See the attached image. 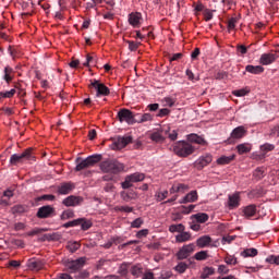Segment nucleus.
<instances>
[{
    "label": "nucleus",
    "mask_w": 279,
    "mask_h": 279,
    "mask_svg": "<svg viewBox=\"0 0 279 279\" xmlns=\"http://www.w3.org/2000/svg\"><path fill=\"white\" fill-rule=\"evenodd\" d=\"M75 162H76V167L74 170L84 171L86 169H90V167H95L97 162H101V155H92L85 159H82V157H78L76 158Z\"/></svg>",
    "instance_id": "f257e3e1"
},
{
    "label": "nucleus",
    "mask_w": 279,
    "mask_h": 279,
    "mask_svg": "<svg viewBox=\"0 0 279 279\" xmlns=\"http://www.w3.org/2000/svg\"><path fill=\"white\" fill-rule=\"evenodd\" d=\"M173 151L180 158H186L195 153V146L186 141H180L174 144Z\"/></svg>",
    "instance_id": "f03ea898"
},
{
    "label": "nucleus",
    "mask_w": 279,
    "mask_h": 279,
    "mask_svg": "<svg viewBox=\"0 0 279 279\" xmlns=\"http://www.w3.org/2000/svg\"><path fill=\"white\" fill-rule=\"evenodd\" d=\"M100 170L104 173H121V171H123V163L117 160L108 159L100 163Z\"/></svg>",
    "instance_id": "7ed1b4c3"
},
{
    "label": "nucleus",
    "mask_w": 279,
    "mask_h": 279,
    "mask_svg": "<svg viewBox=\"0 0 279 279\" xmlns=\"http://www.w3.org/2000/svg\"><path fill=\"white\" fill-rule=\"evenodd\" d=\"M25 160H34V148H27L22 154H14L10 158V163L16 166Z\"/></svg>",
    "instance_id": "20e7f679"
},
{
    "label": "nucleus",
    "mask_w": 279,
    "mask_h": 279,
    "mask_svg": "<svg viewBox=\"0 0 279 279\" xmlns=\"http://www.w3.org/2000/svg\"><path fill=\"white\" fill-rule=\"evenodd\" d=\"M118 120L120 123H128V125H134L136 123V117L138 113L132 112L130 109H120L118 112Z\"/></svg>",
    "instance_id": "39448f33"
},
{
    "label": "nucleus",
    "mask_w": 279,
    "mask_h": 279,
    "mask_svg": "<svg viewBox=\"0 0 279 279\" xmlns=\"http://www.w3.org/2000/svg\"><path fill=\"white\" fill-rule=\"evenodd\" d=\"M130 143H132V136H118L112 140L110 148L113 150L123 149L124 147H128Z\"/></svg>",
    "instance_id": "423d86ee"
},
{
    "label": "nucleus",
    "mask_w": 279,
    "mask_h": 279,
    "mask_svg": "<svg viewBox=\"0 0 279 279\" xmlns=\"http://www.w3.org/2000/svg\"><path fill=\"white\" fill-rule=\"evenodd\" d=\"M36 217L38 219H50L56 217V208L51 205H45L38 208Z\"/></svg>",
    "instance_id": "0eeeda50"
},
{
    "label": "nucleus",
    "mask_w": 279,
    "mask_h": 279,
    "mask_svg": "<svg viewBox=\"0 0 279 279\" xmlns=\"http://www.w3.org/2000/svg\"><path fill=\"white\" fill-rule=\"evenodd\" d=\"M90 86L95 88L96 97H108V95H110V88L97 80L92 81Z\"/></svg>",
    "instance_id": "6e6552de"
},
{
    "label": "nucleus",
    "mask_w": 279,
    "mask_h": 279,
    "mask_svg": "<svg viewBox=\"0 0 279 279\" xmlns=\"http://www.w3.org/2000/svg\"><path fill=\"white\" fill-rule=\"evenodd\" d=\"M195 252V244L190 243L186 245H183L179 252L177 253L178 260H184L191 256Z\"/></svg>",
    "instance_id": "1a4fd4ad"
},
{
    "label": "nucleus",
    "mask_w": 279,
    "mask_h": 279,
    "mask_svg": "<svg viewBox=\"0 0 279 279\" xmlns=\"http://www.w3.org/2000/svg\"><path fill=\"white\" fill-rule=\"evenodd\" d=\"M210 162H213V155L207 154L205 156L199 157L194 162V167H196L198 169V171H202V169H204V167H208V165H210Z\"/></svg>",
    "instance_id": "9d476101"
},
{
    "label": "nucleus",
    "mask_w": 279,
    "mask_h": 279,
    "mask_svg": "<svg viewBox=\"0 0 279 279\" xmlns=\"http://www.w3.org/2000/svg\"><path fill=\"white\" fill-rule=\"evenodd\" d=\"M74 189H75V183L63 182L58 186L57 192L59 193V195H69L73 193Z\"/></svg>",
    "instance_id": "9b49d317"
},
{
    "label": "nucleus",
    "mask_w": 279,
    "mask_h": 279,
    "mask_svg": "<svg viewBox=\"0 0 279 279\" xmlns=\"http://www.w3.org/2000/svg\"><path fill=\"white\" fill-rule=\"evenodd\" d=\"M278 60V54L274 52L263 53L259 58V63L263 64V66H267L269 64H274V62Z\"/></svg>",
    "instance_id": "f8f14e48"
},
{
    "label": "nucleus",
    "mask_w": 279,
    "mask_h": 279,
    "mask_svg": "<svg viewBox=\"0 0 279 279\" xmlns=\"http://www.w3.org/2000/svg\"><path fill=\"white\" fill-rule=\"evenodd\" d=\"M26 266L31 269V271H40V269L45 267V263L39 258H31L27 260Z\"/></svg>",
    "instance_id": "ddd939ff"
},
{
    "label": "nucleus",
    "mask_w": 279,
    "mask_h": 279,
    "mask_svg": "<svg viewBox=\"0 0 279 279\" xmlns=\"http://www.w3.org/2000/svg\"><path fill=\"white\" fill-rule=\"evenodd\" d=\"M86 265V257H80L76 260H71L68 263V268L71 269V271H80L82 267Z\"/></svg>",
    "instance_id": "4468645a"
},
{
    "label": "nucleus",
    "mask_w": 279,
    "mask_h": 279,
    "mask_svg": "<svg viewBox=\"0 0 279 279\" xmlns=\"http://www.w3.org/2000/svg\"><path fill=\"white\" fill-rule=\"evenodd\" d=\"M129 23L132 27H141L143 23V14L141 12L131 13L129 15Z\"/></svg>",
    "instance_id": "2eb2a0df"
},
{
    "label": "nucleus",
    "mask_w": 279,
    "mask_h": 279,
    "mask_svg": "<svg viewBox=\"0 0 279 279\" xmlns=\"http://www.w3.org/2000/svg\"><path fill=\"white\" fill-rule=\"evenodd\" d=\"M82 201L83 199L80 196L70 195L62 201V205L68 207L80 206V204H82Z\"/></svg>",
    "instance_id": "dca6fc26"
},
{
    "label": "nucleus",
    "mask_w": 279,
    "mask_h": 279,
    "mask_svg": "<svg viewBox=\"0 0 279 279\" xmlns=\"http://www.w3.org/2000/svg\"><path fill=\"white\" fill-rule=\"evenodd\" d=\"M198 197L197 191H191L181 201H179V204H193L197 202Z\"/></svg>",
    "instance_id": "f3484780"
},
{
    "label": "nucleus",
    "mask_w": 279,
    "mask_h": 279,
    "mask_svg": "<svg viewBox=\"0 0 279 279\" xmlns=\"http://www.w3.org/2000/svg\"><path fill=\"white\" fill-rule=\"evenodd\" d=\"M4 75L2 76V80L7 82V84H10L12 80H14V69H12L10 65H7L3 70Z\"/></svg>",
    "instance_id": "a211bd4d"
},
{
    "label": "nucleus",
    "mask_w": 279,
    "mask_h": 279,
    "mask_svg": "<svg viewBox=\"0 0 279 279\" xmlns=\"http://www.w3.org/2000/svg\"><path fill=\"white\" fill-rule=\"evenodd\" d=\"M192 221L196 223H206L208 221L209 216L206 213H198L191 216Z\"/></svg>",
    "instance_id": "6ab92c4d"
},
{
    "label": "nucleus",
    "mask_w": 279,
    "mask_h": 279,
    "mask_svg": "<svg viewBox=\"0 0 279 279\" xmlns=\"http://www.w3.org/2000/svg\"><path fill=\"white\" fill-rule=\"evenodd\" d=\"M187 141L190 144L195 143L196 145H206V140H204V137H202L195 133L187 135Z\"/></svg>",
    "instance_id": "aec40b11"
},
{
    "label": "nucleus",
    "mask_w": 279,
    "mask_h": 279,
    "mask_svg": "<svg viewBox=\"0 0 279 279\" xmlns=\"http://www.w3.org/2000/svg\"><path fill=\"white\" fill-rule=\"evenodd\" d=\"M247 134L245 126H238L231 132V138H243Z\"/></svg>",
    "instance_id": "412c9836"
},
{
    "label": "nucleus",
    "mask_w": 279,
    "mask_h": 279,
    "mask_svg": "<svg viewBox=\"0 0 279 279\" xmlns=\"http://www.w3.org/2000/svg\"><path fill=\"white\" fill-rule=\"evenodd\" d=\"M245 71L253 75H260V73L265 72V68H263V65H246Z\"/></svg>",
    "instance_id": "4be33fe9"
},
{
    "label": "nucleus",
    "mask_w": 279,
    "mask_h": 279,
    "mask_svg": "<svg viewBox=\"0 0 279 279\" xmlns=\"http://www.w3.org/2000/svg\"><path fill=\"white\" fill-rule=\"evenodd\" d=\"M210 243H213V239L209 235H203L196 241L198 247H206L207 245H210Z\"/></svg>",
    "instance_id": "5701e85b"
},
{
    "label": "nucleus",
    "mask_w": 279,
    "mask_h": 279,
    "mask_svg": "<svg viewBox=\"0 0 279 279\" xmlns=\"http://www.w3.org/2000/svg\"><path fill=\"white\" fill-rule=\"evenodd\" d=\"M120 197L123 199V202H132V199H136V193H134V191H122L120 193Z\"/></svg>",
    "instance_id": "b1692460"
},
{
    "label": "nucleus",
    "mask_w": 279,
    "mask_h": 279,
    "mask_svg": "<svg viewBox=\"0 0 279 279\" xmlns=\"http://www.w3.org/2000/svg\"><path fill=\"white\" fill-rule=\"evenodd\" d=\"M239 202H241V197L239 196V193L229 195V208H238Z\"/></svg>",
    "instance_id": "393cba45"
},
{
    "label": "nucleus",
    "mask_w": 279,
    "mask_h": 279,
    "mask_svg": "<svg viewBox=\"0 0 279 279\" xmlns=\"http://www.w3.org/2000/svg\"><path fill=\"white\" fill-rule=\"evenodd\" d=\"M78 226H81V230H90L93 228V221L86 218H78Z\"/></svg>",
    "instance_id": "a878e982"
},
{
    "label": "nucleus",
    "mask_w": 279,
    "mask_h": 279,
    "mask_svg": "<svg viewBox=\"0 0 279 279\" xmlns=\"http://www.w3.org/2000/svg\"><path fill=\"white\" fill-rule=\"evenodd\" d=\"M238 154L240 156H243V154H250L252 151V145L251 144H239L236 146Z\"/></svg>",
    "instance_id": "bb28decb"
},
{
    "label": "nucleus",
    "mask_w": 279,
    "mask_h": 279,
    "mask_svg": "<svg viewBox=\"0 0 279 279\" xmlns=\"http://www.w3.org/2000/svg\"><path fill=\"white\" fill-rule=\"evenodd\" d=\"M243 213L246 219H250V217H254V215H256V205H248L244 207Z\"/></svg>",
    "instance_id": "cd10ccee"
},
{
    "label": "nucleus",
    "mask_w": 279,
    "mask_h": 279,
    "mask_svg": "<svg viewBox=\"0 0 279 279\" xmlns=\"http://www.w3.org/2000/svg\"><path fill=\"white\" fill-rule=\"evenodd\" d=\"M131 274L134 276V278H141L143 276V266L141 264H136L131 267Z\"/></svg>",
    "instance_id": "c85d7f7f"
},
{
    "label": "nucleus",
    "mask_w": 279,
    "mask_h": 279,
    "mask_svg": "<svg viewBox=\"0 0 279 279\" xmlns=\"http://www.w3.org/2000/svg\"><path fill=\"white\" fill-rule=\"evenodd\" d=\"M177 243H186V241H191V233L189 232H181L175 236Z\"/></svg>",
    "instance_id": "c756f323"
},
{
    "label": "nucleus",
    "mask_w": 279,
    "mask_h": 279,
    "mask_svg": "<svg viewBox=\"0 0 279 279\" xmlns=\"http://www.w3.org/2000/svg\"><path fill=\"white\" fill-rule=\"evenodd\" d=\"M259 149L263 153L262 154L263 158H265V156L268 154V151H274V149H276V146L274 144L266 143V144H263L259 147Z\"/></svg>",
    "instance_id": "7c9ffc66"
},
{
    "label": "nucleus",
    "mask_w": 279,
    "mask_h": 279,
    "mask_svg": "<svg viewBox=\"0 0 279 279\" xmlns=\"http://www.w3.org/2000/svg\"><path fill=\"white\" fill-rule=\"evenodd\" d=\"M241 256L244 258H254V256H258V250L256 248H246L241 253Z\"/></svg>",
    "instance_id": "2f4dec72"
},
{
    "label": "nucleus",
    "mask_w": 279,
    "mask_h": 279,
    "mask_svg": "<svg viewBox=\"0 0 279 279\" xmlns=\"http://www.w3.org/2000/svg\"><path fill=\"white\" fill-rule=\"evenodd\" d=\"M129 180H131V182H143L145 180V174L141 173V172H135L133 174L128 175Z\"/></svg>",
    "instance_id": "473e14b6"
},
{
    "label": "nucleus",
    "mask_w": 279,
    "mask_h": 279,
    "mask_svg": "<svg viewBox=\"0 0 279 279\" xmlns=\"http://www.w3.org/2000/svg\"><path fill=\"white\" fill-rule=\"evenodd\" d=\"M95 66L97 64V56L95 54H86V62L83 63V66Z\"/></svg>",
    "instance_id": "72a5a7b5"
},
{
    "label": "nucleus",
    "mask_w": 279,
    "mask_h": 279,
    "mask_svg": "<svg viewBox=\"0 0 279 279\" xmlns=\"http://www.w3.org/2000/svg\"><path fill=\"white\" fill-rule=\"evenodd\" d=\"M235 156L231 155V156H222L220 158L217 159V163L218 165H230V162H232V160H234Z\"/></svg>",
    "instance_id": "f704fd0d"
},
{
    "label": "nucleus",
    "mask_w": 279,
    "mask_h": 279,
    "mask_svg": "<svg viewBox=\"0 0 279 279\" xmlns=\"http://www.w3.org/2000/svg\"><path fill=\"white\" fill-rule=\"evenodd\" d=\"M13 215H23V213H27V206L25 205H15L12 207Z\"/></svg>",
    "instance_id": "c9c22d12"
},
{
    "label": "nucleus",
    "mask_w": 279,
    "mask_h": 279,
    "mask_svg": "<svg viewBox=\"0 0 279 279\" xmlns=\"http://www.w3.org/2000/svg\"><path fill=\"white\" fill-rule=\"evenodd\" d=\"M213 274H215V268L213 267H205L201 274V278L202 279H208L210 278V276H213Z\"/></svg>",
    "instance_id": "e433bc0d"
},
{
    "label": "nucleus",
    "mask_w": 279,
    "mask_h": 279,
    "mask_svg": "<svg viewBox=\"0 0 279 279\" xmlns=\"http://www.w3.org/2000/svg\"><path fill=\"white\" fill-rule=\"evenodd\" d=\"M150 140L154 141V143H165V136H162L160 132L151 133Z\"/></svg>",
    "instance_id": "4c0bfd02"
},
{
    "label": "nucleus",
    "mask_w": 279,
    "mask_h": 279,
    "mask_svg": "<svg viewBox=\"0 0 279 279\" xmlns=\"http://www.w3.org/2000/svg\"><path fill=\"white\" fill-rule=\"evenodd\" d=\"M75 217V211L73 209H66L61 214L62 221H66V219H73Z\"/></svg>",
    "instance_id": "58836bf2"
},
{
    "label": "nucleus",
    "mask_w": 279,
    "mask_h": 279,
    "mask_svg": "<svg viewBox=\"0 0 279 279\" xmlns=\"http://www.w3.org/2000/svg\"><path fill=\"white\" fill-rule=\"evenodd\" d=\"M193 210H195V205H189L187 207L186 206L180 207L181 215H191Z\"/></svg>",
    "instance_id": "ea45409f"
},
{
    "label": "nucleus",
    "mask_w": 279,
    "mask_h": 279,
    "mask_svg": "<svg viewBox=\"0 0 279 279\" xmlns=\"http://www.w3.org/2000/svg\"><path fill=\"white\" fill-rule=\"evenodd\" d=\"M169 232H180V233H182V232H184V225H182V223H179V225H171L170 227H169Z\"/></svg>",
    "instance_id": "a19ab883"
},
{
    "label": "nucleus",
    "mask_w": 279,
    "mask_h": 279,
    "mask_svg": "<svg viewBox=\"0 0 279 279\" xmlns=\"http://www.w3.org/2000/svg\"><path fill=\"white\" fill-rule=\"evenodd\" d=\"M14 95H16V89L14 88L9 92H0V97H2L3 99H12Z\"/></svg>",
    "instance_id": "79ce46f5"
},
{
    "label": "nucleus",
    "mask_w": 279,
    "mask_h": 279,
    "mask_svg": "<svg viewBox=\"0 0 279 279\" xmlns=\"http://www.w3.org/2000/svg\"><path fill=\"white\" fill-rule=\"evenodd\" d=\"M161 101L163 102V106H168V108H173V106H175V98L173 97H165Z\"/></svg>",
    "instance_id": "37998d69"
},
{
    "label": "nucleus",
    "mask_w": 279,
    "mask_h": 279,
    "mask_svg": "<svg viewBox=\"0 0 279 279\" xmlns=\"http://www.w3.org/2000/svg\"><path fill=\"white\" fill-rule=\"evenodd\" d=\"M174 269L178 271V274H184V271L189 269V265L184 262H181L174 267Z\"/></svg>",
    "instance_id": "c03bdc74"
},
{
    "label": "nucleus",
    "mask_w": 279,
    "mask_h": 279,
    "mask_svg": "<svg viewBox=\"0 0 279 279\" xmlns=\"http://www.w3.org/2000/svg\"><path fill=\"white\" fill-rule=\"evenodd\" d=\"M116 213H133L134 207L130 206H116L114 207Z\"/></svg>",
    "instance_id": "a18cd8bd"
},
{
    "label": "nucleus",
    "mask_w": 279,
    "mask_h": 279,
    "mask_svg": "<svg viewBox=\"0 0 279 279\" xmlns=\"http://www.w3.org/2000/svg\"><path fill=\"white\" fill-rule=\"evenodd\" d=\"M54 202L56 201V195L53 194H45L38 197V202Z\"/></svg>",
    "instance_id": "49530a36"
},
{
    "label": "nucleus",
    "mask_w": 279,
    "mask_h": 279,
    "mask_svg": "<svg viewBox=\"0 0 279 279\" xmlns=\"http://www.w3.org/2000/svg\"><path fill=\"white\" fill-rule=\"evenodd\" d=\"M194 258H195L196 260H206V258H208V252H206V251L197 252V253L194 255Z\"/></svg>",
    "instance_id": "de8ad7c7"
},
{
    "label": "nucleus",
    "mask_w": 279,
    "mask_h": 279,
    "mask_svg": "<svg viewBox=\"0 0 279 279\" xmlns=\"http://www.w3.org/2000/svg\"><path fill=\"white\" fill-rule=\"evenodd\" d=\"M80 247H81V244L78 242H72V243L68 244V250L72 254H74V252H77V250H80Z\"/></svg>",
    "instance_id": "09e8293b"
},
{
    "label": "nucleus",
    "mask_w": 279,
    "mask_h": 279,
    "mask_svg": "<svg viewBox=\"0 0 279 279\" xmlns=\"http://www.w3.org/2000/svg\"><path fill=\"white\" fill-rule=\"evenodd\" d=\"M43 232H47L45 228H35L27 233L28 236H36V234H43Z\"/></svg>",
    "instance_id": "8fccbe9b"
},
{
    "label": "nucleus",
    "mask_w": 279,
    "mask_h": 279,
    "mask_svg": "<svg viewBox=\"0 0 279 279\" xmlns=\"http://www.w3.org/2000/svg\"><path fill=\"white\" fill-rule=\"evenodd\" d=\"M154 117H151V113H144L140 120H136V123H147V121H151Z\"/></svg>",
    "instance_id": "3c124183"
},
{
    "label": "nucleus",
    "mask_w": 279,
    "mask_h": 279,
    "mask_svg": "<svg viewBox=\"0 0 279 279\" xmlns=\"http://www.w3.org/2000/svg\"><path fill=\"white\" fill-rule=\"evenodd\" d=\"M126 43L129 45L130 51H136L138 49V47H141V43H138V41L128 40Z\"/></svg>",
    "instance_id": "603ef678"
},
{
    "label": "nucleus",
    "mask_w": 279,
    "mask_h": 279,
    "mask_svg": "<svg viewBox=\"0 0 279 279\" xmlns=\"http://www.w3.org/2000/svg\"><path fill=\"white\" fill-rule=\"evenodd\" d=\"M13 89L17 90V95H19L20 97H25V95H27V94L25 93V89H23V87L21 86V83H15Z\"/></svg>",
    "instance_id": "864d4df0"
},
{
    "label": "nucleus",
    "mask_w": 279,
    "mask_h": 279,
    "mask_svg": "<svg viewBox=\"0 0 279 279\" xmlns=\"http://www.w3.org/2000/svg\"><path fill=\"white\" fill-rule=\"evenodd\" d=\"M168 196H169V191L158 192L156 194L157 202H162V201L167 199Z\"/></svg>",
    "instance_id": "5fc2aeb1"
},
{
    "label": "nucleus",
    "mask_w": 279,
    "mask_h": 279,
    "mask_svg": "<svg viewBox=\"0 0 279 279\" xmlns=\"http://www.w3.org/2000/svg\"><path fill=\"white\" fill-rule=\"evenodd\" d=\"M89 277H90V272H88V270H82V271H78L75 275L76 279H86V278H89Z\"/></svg>",
    "instance_id": "6e6d98bb"
},
{
    "label": "nucleus",
    "mask_w": 279,
    "mask_h": 279,
    "mask_svg": "<svg viewBox=\"0 0 279 279\" xmlns=\"http://www.w3.org/2000/svg\"><path fill=\"white\" fill-rule=\"evenodd\" d=\"M239 23V19L238 17H231L228 21V29H234L236 27V24Z\"/></svg>",
    "instance_id": "4d7b16f0"
},
{
    "label": "nucleus",
    "mask_w": 279,
    "mask_h": 279,
    "mask_svg": "<svg viewBox=\"0 0 279 279\" xmlns=\"http://www.w3.org/2000/svg\"><path fill=\"white\" fill-rule=\"evenodd\" d=\"M174 186H177L178 193H184L185 191H189V185L184 183H174Z\"/></svg>",
    "instance_id": "13d9d810"
},
{
    "label": "nucleus",
    "mask_w": 279,
    "mask_h": 279,
    "mask_svg": "<svg viewBox=\"0 0 279 279\" xmlns=\"http://www.w3.org/2000/svg\"><path fill=\"white\" fill-rule=\"evenodd\" d=\"M213 12H215V10H210V9L204 10V16H205V21L207 23H208V21H213Z\"/></svg>",
    "instance_id": "bf43d9fd"
},
{
    "label": "nucleus",
    "mask_w": 279,
    "mask_h": 279,
    "mask_svg": "<svg viewBox=\"0 0 279 279\" xmlns=\"http://www.w3.org/2000/svg\"><path fill=\"white\" fill-rule=\"evenodd\" d=\"M247 93L248 92L246 89H235L232 92V95H234V97H245Z\"/></svg>",
    "instance_id": "052dcab7"
},
{
    "label": "nucleus",
    "mask_w": 279,
    "mask_h": 279,
    "mask_svg": "<svg viewBox=\"0 0 279 279\" xmlns=\"http://www.w3.org/2000/svg\"><path fill=\"white\" fill-rule=\"evenodd\" d=\"M169 114H171V110L167 109V108H163V109L159 110V112L157 113V117L162 119V117H169Z\"/></svg>",
    "instance_id": "680f3d73"
},
{
    "label": "nucleus",
    "mask_w": 279,
    "mask_h": 279,
    "mask_svg": "<svg viewBox=\"0 0 279 279\" xmlns=\"http://www.w3.org/2000/svg\"><path fill=\"white\" fill-rule=\"evenodd\" d=\"M267 263H270L271 265H279V256L270 255L267 257Z\"/></svg>",
    "instance_id": "e2e57ef3"
},
{
    "label": "nucleus",
    "mask_w": 279,
    "mask_h": 279,
    "mask_svg": "<svg viewBox=\"0 0 279 279\" xmlns=\"http://www.w3.org/2000/svg\"><path fill=\"white\" fill-rule=\"evenodd\" d=\"M143 223V218H136L133 222H131V228H141Z\"/></svg>",
    "instance_id": "0e129e2a"
},
{
    "label": "nucleus",
    "mask_w": 279,
    "mask_h": 279,
    "mask_svg": "<svg viewBox=\"0 0 279 279\" xmlns=\"http://www.w3.org/2000/svg\"><path fill=\"white\" fill-rule=\"evenodd\" d=\"M225 262L227 263V265H236V257H234L232 255H228L225 258Z\"/></svg>",
    "instance_id": "69168bd1"
},
{
    "label": "nucleus",
    "mask_w": 279,
    "mask_h": 279,
    "mask_svg": "<svg viewBox=\"0 0 279 279\" xmlns=\"http://www.w3.org/2000/svg\"><path fill=\"white\" fill-rule=\"evenodd\" d=\"M133 182L129 177H125L124 182H122V189H131Z\"/></svg>",
    "instance_id": "338daca9"
},
{
    "label": "nucleus",
    "mask_w": 279,
    "mask_h": 279,
    "mask_svg": "<svg viewBox=\"0 0 279 279\" xmlns=\"http://www.w3.org/2000/svg\"><path fill=\"white\" fill-rule=\"evenodd\" d=\"M142 279H156L151 270L145 271L142 275Z\"/></svg>",
    "instance_id": "774afa93"
}]
</instances>
